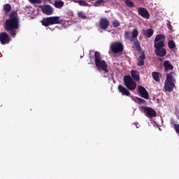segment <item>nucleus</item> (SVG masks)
<instances>
[{
    "label": "nucleus",
    "mask_w": 179,
    "mask_h": 179,
    "mask_svg": "<svg viewBox=\"0 0 179 179\" xmlns=\"http://www.w3.org/2000/svg\"><path fill=\"white\" fill-rule=\"evenodd\" d=\"M19 23L20 20L17 12L12 11L9 14L8 19L6 20L4 29L13 38L16 37V34H17V30H19L20 27Z\"/></svg>",
    "instance_id": "obj_1"
},
{
    "label": "nucleus",
    "mask_w": 179,
    "mask_h": 179,
    "mask_svg": "<svg viewBox=\"0 0 179 179\" xmlns=\"http://www.w3.org/2000/svg\"><path fill=\"white\" fill-rule=\"evenodd\" d=\"M166 36L163 34H158L154 40V47L155 48V52L157 57H166L167 50H166Z\"/></svg>",
    "instance_id": "obj_2"
},
{
    "label": "nucleus",
    "mask_w": 179,
    "mask_h": 179,
    "mask_svg": "<svg viewBox=\"0 0 179 179\" xmlns=\"http://www.w3.org/2000/svg\"><path fill=\"white\" fill-rule=\"evenodd\" d=\"M94 62L98 71H104L106 73H108V65L106 61L101 60V55L99 52H94Z\"/></svg>",
    "instance_id": "obj_3"
},
{
    "label": "nucleus",
    "mask_w": 179,
    "mask_h": 179,
    "mask_svg": "<svg viewBox=\"0 0 179 179\" xmlns=\"http://www.w3.org/2000/svg\"><path fill=\"white\" fill-rule=\"evenodd\" d=\"M164 90L166 92H173L176 87V78L173 76V73H166V80L164 83Z\"/></svg>",
    "instance_id": "obj_4"
},
{
    "label": "nucleus",
    "mask_w": 179,
    "mask_h": 179,
    "mask_svg": "<svg viewBox=\"0 0 179 179\" xmlns=\"http://www.w3.org/2000/svg\"><path fill=\"white\" fill-rule=\"evenodd\" d=\"M61 22L60 17L53 16L43 17L41 21V23L43 26H45V27H48V26H52V24H60Z\"/></svg>",
    "instance_id": "obj_5"
},
{
    "label": "nucleus",
    "mask_w": 179,
    "mask_h": 179,
    "mask_svg": "<svg viewBox=\"0 0 179 179\" xmlns=\"http://www.w3.org/2000/svg\"><path fill=\"white\" fill-rule=\"evenodd\" d=\"M124 83L128 90L131 92L136 89V82L133 80L132 77L129 75L125 76L124 77Z\"/></svg>",
    "instance_id": "obj_6"
},
{
    "label": "nucleus",
    "mask_w": 179,
    "mask_h": 179,
    "mask_svg": "<svg viewBox=\"0 0 179 179\" xmlns=\"http://www.w3.org/2000/svg\"><path fill=\"white\" fill-rule=\"evenodd\" d=\"M110 50L114 54H120L124 51V45L121 42H113L110 44Z\"/></svg>",
    "instance_id": "obj_7"
},
{
    "label": "nucleus",
    "mask_w": 179,
    "mask_h": 179,
    "mask_svg": "<svg viewBox=\"0 0 179 179\" xmlns=\"http://www.w3.org/2000/svg\"><path fill=\"white\" fill-rule=\"evenodd\" d=\"M141 110L143 111L146 117L148 118H155V117H157V113L156 110L150 107L141 106Z\"/></svg>",
    "instance_id": "obj_8"
},
{
    "label": "nucleus",
    "mask_w": 179,
    "mask_h": 179,
    "mask_svg": "<svg viewBox=\"0 0 179 179\" xmlns=\"http://www.w3.org/2000/svg\"><path fill=\"white\" fill-rule=\"evenodd\" d=\"M137 12L138 15H139V16H141V17H143V19H146L147 20H149V19H150V13L145 8L139 7L138 8Z\"/></svg>",
    "instance_id": "obj_9"
},
{
    "label": "nucleus",
    "mask_w": 179,
    "mask_h": 179,
    "mask_svg": "<svg viewBox=\"0 0 179 179\" xmlns=\"http://www.w3.org/2000/svg\"><path fill=\"white\" fill-rule=\"evenodd\" d=\"M10 40H12V38H10L8 33H0V41L3 45H5V44H9V43H10Z\"/></svg>",
    "instance_id": "obj_10"
},
{
    "label": "nucleus",
    "mask_w": 179,
    "mask_h": 179,
    "mask_svg": "<svg viewBox=\"0 0 179 179\" xmlns=\"http://www.w3.org/2000/svg\"><path fill=\"white\" fill-rule=\"evenodd\" d=\"M99 25L102 30H107L108 26H110V21L106 17H101L99 20Z\"/></svg>",
    "instance_id": "obj_11"
},
{
    "label": "nucleus",
    "mask_w": 179,
    "mask_h": 179,
    "mask_svg": "<svg viewBox=\"0 0 179 179\" xmlns=\"http://www.w3.org/2000/svg\"><path fill=\"white\" fill-rule=\"evenodd\" d=\"M41 8L44 15L50 16L54 13V8L48 4L41 6Z\"/></svg>",
    "instance_id": "obj_12"
},
{
    "label": "nucleus",
    "mask_w": 179,
    "mask_h": 179,
    "mask_svg": "<svg viewBox=\"0 0 179 179\" xmlns=\"http://www.w3.org/2000/svg\"><path fill=\"white\" fill-rule=\"evenodd\" d=\"M138 93H139L141 97L149 100V93L148 92V90H146V88L142 86H138Z\"/></svg>",
    "instance_id": "obj_13"
},
{
    "label": "nucleus",
    "mask_w": 179,
    "mask_h": 179,
    "mask_svg": "<svg viewBox=\"0 0 179 179\" xmlns=\"http://www.w3.org/2000/svg\"><path fill=\"white\" fill-rule=\"evenodd\" d=\"M145 59H146V55L145 52H142L138 57V66H143L145 65Z\"/></svg>",
    "instance_id": "obj_14"
},
{
    "label": "nucleus",
    "mask_w": 179,
    "mask_h": 179,
    "mask_svg": "<svg viewBox=\"0 0 179 179\" xmlns=\"http://www.w3.org/2000/svg\"><path fill=\"white\" fill-rule=\"evenodd\" d=\"M117 89L120 93L122 94V96H129L131 94V92H129V90H128V89L125 88V87L121 85H118Z\"/></svg>",
    "instance_id": "obj_15"
},
{
    "label": "nucleus",
    "mask_w": 179,
    "mask_h": 179,
    "mask_svg": "<svg viewBox=\"0 0 179 179\" xmlns=\"http://www.w3.org/2000/svg\"><path fill=\"white\" fill-rule=\"evenodd\" d=\"M164 67L165 72H169V71H173V69H174V66L169 60L164 62Z\"/></svg>",
    "instance_id": "obj_16"
},
{
    "label": "nucleus",
    "mask_w": 179,
    "mask_h": 179,
    "mask_svg": "<svg viewBox=\"0 0 179 179\" xmlns=\"http://www.w3.org/2000/svg\"><path fill=\"white\" fill-rule=\"evenodd\" d=\"M131 78L134 80H135L136 82H139V80H141V77L139 76V73H138V71H135V70H131Z\"/></svg>",
    "instance_id": "obj_17"
},
{
    "label": "nucleus",
    "mask_w": 179,
    "mask_h": 179,
    "mask_svg": "<svg viewBox=\"0 0 179 179\" xmlns=\"http://www.w3.org/2000/svg\"><path fill=\"white\" fill-rule=\"evenodd\" d=\"M138 34V29H133V31L131 33V36L130 38V41H135V38H137Z\"/></svg>",
    "instance_id": "obj_18"
},
{
    "label": "nucleus",
    "mask_w": 179,
    "mask_h": 179,
    "mask_svg": "<svg viewBox=\"0 0 179 179\" xmlns=\"http://www.w3.org/2000/svg\"><path fill=\"white\" fill-rule=\"evenodd\" d=\"M152 76L154 80H155V82H160V77L159 76V72L153 71L152 73Z\"/></svg>",
    "instance_id": "obj_19"
},
{
    "label": "nucleus",
    "mask_w": 179,
    "mask_h": 179,
    "mask_svg": "<svg viewBox=\"0 0 179 179\" xmlns=\"http://www.w3.org/2000/svg\"><path fill=\"white\" fill-rule=\"evenodd\" d=\"M3 9L5 13H9V12H10V10H12V6H10V4L9 3L4 4L3 6Z\"/></svg>",
    "instance_id": "obj_20"
},
{
    "label": "nucleus",
    "mask_w": 179,
    "mask_h": 179,
    "mask_svg": "<svg viewBox=\"0 0 179 179\" xmlns=\"http://www.w3.org/2000/svg\"><path fill=\"white\" fill-rule=\"evenodd\" d=\"M64 3L62 1H55V6L57 8V9H61V8H62V6H64Z\"/></svg>",
    "instance_id": "obj_21"
},
{
    "label": "nucleus",
    "mask_w": 179,
    "mask_h": 179,
    "mask_svg": "<svg viewBox=\"0 0 179 179\" xmlns=\"http://www.w3.org/2000/svg\"><path fill=\"white\" fill-rule=\"evenodd\" d=\"M168 47L170 50H174V48H176V43H174V41H169L168 42Z\"/></svg>",
    "instance_id": "obj_22"
},
{
    "label": "nucleus",
    "mask_w": 179,
    "mask_h": 179,
    "mask_svg": "<svg viewBox=\"0 0 179 179\" xmlns=\"http://www.w3.org/2000/svg\"><path fill=\"white\" fill-rule=\"evenodd\" d=\"M78 17H80V19H83V20H85V19H87V15H86V13L80 11L78 13Z\"/></svg>",
    "instance_id": "obj_23"
},
{
    "label": "nucleus",
    "mask_w": 179,
    "mask_h": 179,
    "mask_svg": "<svg viewBox=\"0 0 179 179\" xmlns=\"http://www.w3.org/2000/svg\"><path fill=\"white\" fill-rule=\"evenodd\" d=\"M153 33H154L153 29H147V31L145 33V36L148 38H150V37L153 36Z\"/></svg>",
    "instance_id": "obj_24"
},
{
    "label": "nucleus",
    "mask_w": 179,
    "mask_h": 179,
    "mask_svg": "<svg viewBox=\"0 0 179 179\" xmlns=\"http://www.w3.org/2000/svg\"><path fill=\"white\" fill-rule=\"evenodd\" d=\"M112 24L113 26V27L117 28V27H120V21H118V20H115L112 22Z\"/></svg>",
    "instance_id": "obj_25"
},
{
    "label": "nucleus",
    "mask_w": 179,
    "mask_h": 179,
    "mask_svg": "<svg viewBox=\"0 0 179 179\" xmlns=\"http://www.w3.org/2000/svg\"><path fill=\"white\" fill-rule=\"evenodd\" d=\"M125 3L127 6H129V8H134V6H135L134 2H132L131 0H126Z\"/></svg>",
    "instance_id": "obj_26"
},
{
    "label": "nucleus",
    "mask_w": 179,
    "mask_h": 179,
    "mask_svg": "<svg viewBox=\"0 0 179 179\" xmlns=\"http://www.w3.org/2000/svg\"><path fill=\"white\" fill-rule=\"evenodd\" d=\"M136 100H137L138 104H145V103H146V101H145V99L139 98L138 96L136 97Z\"/></svg>",
    "instance_id": "obj_27"
},
{
    "label": "nucleus",
    "mask_w": 179,
    "mask_h": 179,
    "mask_svg": "<svg viewBox=\"0 0 179 179\" xmlns=\"http://www.w3.org/2000/svg\"><path fill=\"white\" fill-rule=\"evenodd\" d=\"M78 3L80 5V6H89V3L85 1L80 0L78 1Z\"/></svg>",
    "instance_id": "obj_28"
},
{
    "label": "nucleus",
    "mask_w": 179,
    "mask_h": 179,
    "mask_svg": "<svg viewBox=\"0 0 179 179\" xmlns=\"http://www.w3.org/2000/svg\"><path fill=\"white\" fill-rule=\"evenodd\" d=\"M103 2H104V0H98L95 1L94 6H100V5H101V3H103Z\"/></svg>",
    "instance_id": "obj_29"
},
{
    "label": "nucleus",
    "mask_w": 179,
    "mask_h": 179,
    "mask_svg": "<svg viewBox=\"0 0 179 179\" xmlns=\"http://www.w3.org/2000/svg\"><path fill=\"white\" fill-rule=\"evenodd\" d=\"M124 38H127L128 40H129V38H131V32L125 31V33H124Z\"/></svg>",
    "instance_id": "obj_30"
},
{
    "label": "nucleus",
    "mask_w": 179,
    "mask_h": 179,
    "mask_svg": "<svg viewBox=\"0 0 179 179\" xmlns=\"http://www.w3.org/2000/svg\"><path fill=\"white\" fill-rule=\"evenodd\" d=\"M134 45L136 48H138V47H141V43H139V41L136 39L134 43Z\"/></svg>",
    "instance_id": "obj_31"
},
{
    "label": "nucleus",
    "mask_w": 179,
    "mask_h": 179,
    "mask_svg": "<svg viewBox=\"0 0 179 179\" xmlns=\"http://www.w3.org/2000/svg\"><path fill=\"white\" fill-rule=\"evenodd\" d=\"M174 129L176 132V134H178L179 135V124H174Z\"/></svg>",
    "instance_id": "obj_32"
},
{
    "label": "nucleus",
    "mask_w": 179,
    "mask_h": 179,
    "mask_svg": "<svg viewBox=\"0 0 179 179\" xmlns=\"http://www.w3.org/2000/svg\"><path fill=\"white\" fill-rule=\"evenodd\" d=\"M29 1L30 2V3H40V0H29Z\"/></svg>",
    "instance_id": "obj_33"
},
{
    "label": "nucleus",
    "mask_w": 179,
    "mask_h": 179,
    "mask_svg": "<svg viewBox=\"0 0 179 179\" xmlns=\"http://www.w3.org/2000/svg\"><path fill=\"white\" fill-rule=\"evenodd\" d=\"M171 124L172 125H173V127H174V124H176V120H174V119H171Z\"/></svg>",
    "instance_id": "obj_34"
},
{
    "label": "nucleus",
    "mask_w": 179,
    "mask_h": 179,
    "mask_svg": "<svg viewBox=\"0 0 179 179\" xmlns=\"http://www.w3.org/2000/svg\"><path fill=\"white\" fill-rule=\"evenodd\" d=\"M136 128H139V127H141V125L139 124H136Z\"/></svg>",
    "instance_id": "obj_35"
},
{
    "label": "nucleus",
    "mask_w": 179,
    "mask_h": 179,
    "mask_svg": "<svg viewBox=\"0 0 179 179\" xmlns=\"http://www.w3.org/2000/svg\"><path fill=\"white\" fill-rule=\"evenodd\" d=\"M25 8H26V9H29V6H26Z\"/></svg>",
    "instance_id": "obj_36"
},
{
    "label": "nucleus",
    "mask_w": 179,
    "mask_h": 179,
    "mask_svg": "<svg viewBox=\"0 0 179 179\" xmlns=\"http://www.w3.org/2000/svg\"><path fill=\"white\" fill-rule=\"evenodd\" d=\"M159 61H163V59H159Z\"/></svg>",
    "instance_id": "obj_37"
},
{
    "label": "nucleus",
    "mask_w": 179,
    "mask_h": 179,
    "mask_svg": "<svg viewBox=\"0 0 179 179\" xmlns=\"http://www.w3.org/2000/svg\"><path fill=\"white\" fill-rule=\"evenodd\" d=\"M90 1H94V0H90Z\"/></svg>",
    "instance_id": "obj_38"
}]
</instances>
